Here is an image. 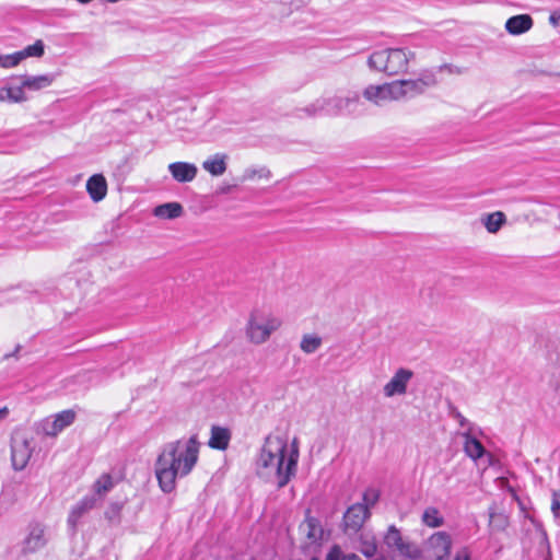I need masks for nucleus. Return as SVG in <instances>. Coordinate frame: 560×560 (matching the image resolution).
I'll list each match as a JSON object with an SVG mask.
<instances>
[{"label": "nucleus", "mask_w": 560, "mask_h": 560, "mask_svg": "<svg viewBox=\"0 0 560 560\" xmlns=\"http://www.w3.org/2000/svg\"><path fill=\"white\" fill-rule=\"evenodd\" d=\"M200 443L197 435L164 444L154 464L155 477L161 490L172 492L176 480L188 476L199 458Z\"/></svg>", "instance_id": "nucleus-1"}, {"label": "nucleus", "mask_w": 560, "mask_h": 560, "mask_svg": "<svg viewBox=\"0 0 560 560\" xmlns=\"http://www.w3.org/2000/svg\"><path fill=\"white\" fill-rule=\"evenodd\" d=\"M299 455L296 439L289 443L282 436H268L257 459V474L282 488L295 475Z\"/></svg>", "instance_id": "nucleus-2"}, {"label": "nucleus", "mask_w": 560, "mask_h": 560, "mask_svg": "<svg viewBox=\"0 0 560 560\" xmlns=\"http://www.w3.org/2000/svg\"><path fill=\"white\" fill-rule=\"evenodd\" d=\"M415 56L413 51L404 48H387L370 55L368 67L388 75H397L407 71L409 61L415 59Z\"/></svg>", "instance_id": "nucleus-3"}, {"label": "nucleus", "mask_w": 560, "mask_h": 560, "mask_svg": "<svg viewBox=\"0 0 560 560\" xmlns=\"http://www.w3.org/2000/svg\"><path fill=\"white\" fill-rule=\"evenodd\" d=\"M281 325V319L272 312L256 308L249 314L245 328L246 337L254 345H262Z\"/></svg>", "instance_id": "nucleus-4"}, {"label": "nucleus", "mask_w": 560, "mask_h": 560, "mask_svg": "<svg viewBox=\"0 0 560 560\" xmlns=\"http://www.w3.org/2000/svg\"><path fill=\"white\" fill-rule=\"evenodd\" d=\"M434 75H425L415 80H396L393 81L395 95L397 101L406 97H415L422 94L427 88L435 84Z\"/></svg>", "instance_id": "nucleus-5"}, {"label": "nucleus", "mask_w": 560, "mask_h": 560, "mask_svg": "<svg viewBox=\"0 0 560 560\" xmlns=\"http://www.w3.org/2000/svg\"><path fill=\"white\" fill-rule=\"evenodd\" d=\"M48 540L46 526L37 522L31 523L26 528L21 550L24 555L35 553L44 549Z\"/></svg>", "instance_id": "nucleus-6"}, {"label": "nucleus", "mask_w": 560, "mask_h": 560, "mask_svg": "<svg viewBox=\"0 0 560 560\" xmlns=\"http://www.w3.org/2000/svg\"><path fill=\"white\" fill-rule=\"evenodd\" d=\"M413 375L415 374L410 369H397L382 388L384 397L394 398L396 396H405L408 392V386L413 378Z\"/></svg>", "instance_id": "nucleus-7"}, {"label": "nucleus", "mask_w": 560, "mask_h": 560, "mask_svg": "<svg viewBox=\"0 0 560 560\" xmlns=\"http://www.w3.org/2000/svg\"><path fill=\"white\" fill-rule=\"evenodd\" d=\"M452 538L446 532L432 534L427 541V552L432 560H448Z\"/></svg>", "instance_id": "nucleus-8"}, {"label": "nucleus", "mask_w": 560, "mask_h": 560, "mask_svg": "<svg viewBox=\"0 0 560 560\" xmlns=\"http://www.w3.org/2000/svg\"><path fill=\"white\" fill-rule=\"evenodd\" d=\"M384 542L388 548L396 549L401 556L408 559H416L419 556L418 548L406 542L399 529L394 525L388 527L384 536Z\"/></svg>", "instance_id": "nucleus-9"}, {"label": "nucleus", "mask_w": 560, "mask_h": 560, "mask_svg": "<svg viewBox=\"0 0 560 560\" xmlns=\"http://www.w3.org/2000/svg\"><path fill=\"white\" fill-rule=\"evenodd\" d=\"M32 456V447L26 436L18 434L12 439L11 459L15 470H22L26 467Z\"/></svg>", "instance_id": "nucleus-10"}, {"label": "nucleus", "mask_w": 560, "mask_h": 560, "mask_svg": "<svg viewBox=\"0 0 560 560\" xmlns=\"http://www.w3.org/2000/svg\"><path fill=\"white\" fill-rule=\"evenodd\" d=\"M328 103V116H340L350 114L360 103V95L357 92L348 95H335L326 97Z\"/></svg>", "instance_id": "nucleus-11"}, {"label": "nucleus", "mask_w": 560, "mask_h": 560, "mask_svg": "<svg viewBox=\"0 0 560 560\" xmlns=\"http://www.w3.org/2000/svg\"><path fill=\"white\" fill-rule=\"evenodd\" d=\"M75 419V413L72 410H63L52 418L46 419L42 424L43 432L48 436H56L63 429L71 425Z\"/></svg>", "instance_id": "nucleus-12"}, {"label": "nucleus", "mask_w": 560, "mask_h": 560, "mask_svg": "<svg viewBox=\"0 0 560 560\" xmlns=\"http://www.w3.org/2000/svg\"><path fill=\"white\" fill-rule=\"evenodd\" d=\"M363 97L375 105L397 101L393 82L366 86L363 91Z\"/></svg>", "instance_id": "nucleus-13"}, {"label": "nucleus", "mask_w": 560, "mask_h": 560, "mask_svg": "<svg viewBox=\"0 0 560 560\" xmlns=\"http://www.w3.org/2000/svg\"><path fill=\"white\" fill-rule=\"evenodd\" d=\"M370 517V511L366 505L354 503L348 508L343 515V524L346 530L357 533Z\"/></svg>", "instance_id": "nucleus-14"}, {"label": "nucleus", "mask_w": 560, "mask_h": 560, "mask_svg": "<svg viewBox=\"0 0 560 560\" xmlns=\"http://www.w3.org/2000/svg\"><path fill=\"white\" fill-rule=\"evenodd\" d=\"M20 88L23 93L30 92H38L49 88L56 77L52 73H45L38 75L23 74L20 75Z\"/></svg>", "instance_id": "nucleus-15"}, {"label": "nucleus", "mask_w": 560, "mask_h": 560, "mask_svg": "<svg viewBox=\"0 0 560 560\" xmlns=\"http://www.w3.org/2000/svg\"><path fill=\"white\" fill-rule=\"evenodd\" d=\"M167 170L177 183H190L198 174L197 166L188 162H173L168 164Z\"/></svg>", "instance_id": "nucleus-16"}, {"label": "nucleus", "mask_w": 560, "mask_h": 560, "mask_svg": "<svg viewBox=\"0 0 560 560\" xmlns=\"http://www.w3.org/2000/svg\"><path fill=\"white\" fill-rule=\"evenodd\" d=\"M96 504V498L94 495H86L81 499L70 511L68 516V524L73 529L77 527L80 518L91 511Z\"/></svg>", "instance_id": "nucleus-17"}, {"label": "nucleus", "mask_w": 560, "mask_h": 560, "mask_svg": "<svg viewBox=\"0 0 560 560\" xmlns=\"http://www.w3.org/2000/svg\"><path fill=\"white\" fill-rule=\"evenodd\" d=\"M534 21L528 14L514 15L505 22V30L511 35H521L533 27Z\"/></svg>", "instance_id": "nucleus-18"}, {"label": "nucleus", "mask_w": 560, "mask_h": 560, "mask_svg": "<svg viewBox=\"0 0 560 560\" xmlns=\"http://www.w3.org/2000/svg\"><path fill=\"white\" fill-rule=\"evenodd\" d=\"M228 160L225 153H215L202 162V168L212 176H221L226 171Z\"/></svg>", "instance_id": "nucleus-19"}, {"label": "nucleus", "mask_w": 560, "mask_h": 560, "mask_svg": "<svg viewBox=\"0 0 560 560\" xmlns=\"http://www.w3.org/2000/svg\"><path fill=\"white\" fill-rule=\"evenodd\" d=\"M86 190L93 201L103 200L107 192V183L102 174H95L88 179Z\"/></svg>", "instance_id": "nucleus-20"}, {"label": "nucleus", "mask_w": 560, "mask_h": 560, "mask_svg": "<svg viewBox=\"0 0 560 560\" xmlns=\"http://www.w3.org/2000/svg\"><path fill=\"white\" fill-rule=\"evenodd\" d=\"M230 440L231 432L229 429L219 425H212L211 435L208 441L209 447L225 451L230 444Z\"/></svg>", "instance_id": "nucleus-21"}, {"label": "nucleus", "mask_w": 560, "mask_h": 560, "mask_svg": "<svg viewBox=\"0 0 560 560\" xmlns=\"http://www.w3.org/2000/svg\"><path fill=\"white\" fill-rule=\"evenodd\" d=\"M464 438V452L472 460L479 459L485 454V447L479 440L472 436L470 430L462 433Z\"/></svg>", "instance_id": "nucleus-22"}, {"label": "nucleus", "mask_w": 560, "mask_h": 560, "mask_svg": "<svg viewBox=\"0 0 560 560\" xmlns=\"http://www.w3.org/2000/svg\"><path fill=\"white\" fill-rule=\"evenodd\" d=\"M184 208L179 202H166L154 208L153 214L163 220H172L182 217Z\"/></svg>", "instance_id": "nucleus-23"}, {"label": "nucleus", "mask_w": 560, "mask_h": 560, "mask_svg": "<svg viewBox=\"0 0 560 560\" xmlns=\"http://www.w3.org/2000/svg\"><path fill=\"white\" fill-rule=\"evenodd\" d=\"M28 100L26 93H23L20 85L0 88V103L20 104Z\"/></svg>", "instance_id": "nucleus-24"}, {"label": "nucleus", "mask_w": 560, "mask_h": 560, "mask_svg": "<svg viewBox=\"0 0 560 560\" xmlns=\"http://www.w3.org/2000/svg\"><path fill=\"white\" fill-rule=\"evenodd\" d=\"M323 346V338L317 334H304L300 341V349L305 354H313Z\"/></svg>", "instance_id": "nucleus-25"}, {"label": "nucleus", "mask_w": 560, "mask_h": 560, "mask_svg": "<svg viewBox=\"0 0 560 560\" xmlns=\"http://www.w3.org/2000/svg\"><path fill=\"white\" fill-rule=\"evenodd\" d=\"M505 214L501 211L492 212L481 218V222L486 230L492 234L497 233L505 223Z\"/></svg>", "instance_id": "nucleus-26"}, {"label": "nucleus", "mask_w": 560, "mask_h": 560, "mask_svg": "<svg viewBox=\"0 0 560 560\" xmlns=\"http://www.w3.org/2000/svg\"><path fill=\"white\" fill-rule=\"evenodd\" d=\"M271 178V172L266 166H250L245 168L242 180L254 182V180H269Z\"/></svg>", "instance_id": "nucleus-27"}, {"label": "nucleus", "mask_w": 560, "mask_h": 560, "mask_svg": "<svg viewBox=\"0 0 560 560\" xmlns=\"http://www.w3.org/2000/svg\"><path fill=\"white\" fill-rule=\"evenodd\" d=\"M299 112L304 113L305 116L313 117L317 115L328 116V103L326 97H320L314 101L312 104L301 108Z\"/></svg>", "instance_id": "nucleus-28"}, {"label": "nucleus", "mask_w": 560, "mask_h": 560, "mask_svg": "<svg viewBox=\"0 0 560 560\" xmlns=\"http://www.w3.org/2000/svg\"><path fill=\"white\" fill-rule=\"evenodd\" d=\"M509 516L503 512H489V526L492 532H503L509 526Z\"/></svg>", "instance_id": "nucleus-29"}, {"label": "nucleus", "mask_w": 560, "mask_h": 560, "mask_svg": "<svg viewBox=\"0 0 560 560\" xmlns=\"http://www.w3.org/2000/svg\"><path fill=\"white\" fill-rule=\"evenodd\" d=\"M422 522L432 528L440 527L443 525L444 520L440 515V512L436 508L430 506L427 508L422 514Z\"/></svg>", "instance_id": "nucleus-30"}, {"label": "nucleus", "mask_w": 560, "mask_h": 560, "mask_svg": "<svg viewBox=\"0 0 560 560\" xmlns=\"http://www.w3.org/2000/svg\"><path fill=\"white\" fill-rule=\"evenodd\" d=\"M22 60L35 57L40 58L45 54V44L42 39H37L33 45H28L22 50H19Z\"/></svg>", "instance_id": "nucleus-31"}, {"label": "nucleus", "mask_w": 560, "mask_h": 560, "mask_svg": "<svg viewBox=\"0 0 560 560\" xmlns=\"http://www.w3.org/2000/svg\"><path fill=\"white\" fill-rule=\"evenodd\" d=\"M114 487V481L110 475L104 474L102 475L93 486V489L96 494L100 497L105 495L108 491H110Z\"/></svg>", "instance_id": "nucleus-32"}, {"label": "nucleus", "mask_w": 560, "mask_h": 560, "mask_svg": "<svg viewBox=\"0 0 560 560\" xmlns=\"http://www.w3.org/2000/svg\"><path fill=\"white\" fill-rule=\"evenodd\" d=\"M22 58L19 51L8 55H0V68L12 69L18 67L22 62Z\"/></svg>", "instance_id": "nucleus-33"}, {"label": "nucleus", "mask_w": 560, "mask_h": 560, "mask_svg": "<svg viewBox=\"0 0 560 560\" xmlns=\"http://www.w3.org/2000/svg\"><path fill=\"white\" fill-rule=\"evenodd\" d=\"M325 560H359L354 553L346 556L339 546L335 545L326 555Z\"/></svg>", "instance_id": "nucleus-34"}, {"label": "nucleus", "mask_w": 560, "mask_h": 560, "mask_svg": "<svg viewBox=\"0 0 560 560\" xmlns=\"http://www.w3.org/2000/svg\"><path fill=\"white\" fill-rule=\"evenodd\" d=\"M380 493L377 490L370 488L363 493V502L361 504L366 505L368 511L374 506L378 501Z\"/></svg>", "instance_id": "nucleus-35"}, {"label": "nucleus", "mask_w": 560, "mask_h": 560, "mask_svg": "<svg viewBox=\"0 0 560 560\" xmlns=\"http://www.w3.org/2000/svg\"><path fill=\"white\" fill-rule=\"evenodd\" d=\"M361 552L368 557V558H371L373 557L375 553H376V550H377V547H376V542L374 540V538H371V539H362V542H361V548H360Z\"/></svg>", "instance_id": "nucleus-36"}, {"label": "nucleus", "mask_w": 560, "mask_h": 560, "mask_svg": "<svg viewBox=\"0 0 560 560\" xmlns=\"http://www.w3.org/2000/svg\"><path fill=\"white\" fill-rule=\"evenodd\" d=\"M454 418L458 421V424L462 428H465L466 431L470 430V432L472 433V427L470 422L460 412H454Z\"/></svg>", "instance_id": "nucleus-37"}, {"label": "nucleus", "mask_w": 560, "mask_h": 560, "mask_svg": "<svg viewBox=\"0 0 560 560\" xmlns=\"http://www.w3.org/2000/svg\"><path fill=\"white\" fill-rule=\"evenodd\" d=\"M551 511L556 517L559 516L560 512V494L558 492L552 493Z\"/></svg>", "instance_id": "nucleus-38"}, {"label": "nucleus", "mask_w": 560, "mask_h": 560, "mask_svg": "<svg viewBox=\"0 0 560 560\" xmlns=\"http://www.w3.org/2000/svg\"><path fill=\"white\" fill-rule=\"evenodd\" d=\"M455 560H471V555L467 548H462L456 552Z\"/></svg>", "instance_id": "nucleus-39"}, {"label": "nucleus", "mask_w": 560, "mask_h": 560, "mask_svg": "<svg viewBox=\"0 0 560 560\" xmlns=\"http://www.w3.org/2000/svg\"><path fill=\"white\" fill-rule=\"evenodd\" d=\"M549 22L553 26H558L559 25L560 20L558 19L556 12L551 13V15L549 16Z\"/></svg>", "instance_id": "nucleus-40"}, {"label": "nucleus", "mask_w": 560, "mask_h": 560, "mask_svg": "<svg viewBox=\"0 0 560 560\" xmlns=\"http://www.w3.org/2000/svg\"><path fill=\"white\" fill-rule=\"evenodd\" d=\"M307 526H308V528H310V532H308L307 536H308L310 538H316V536H315V534H314V532H313V529H314L313 521H308V522H307Z\"/></svg>", "instance_id": "nucleus-41"}, {"label": "nucleus", "mask_w": 560, "mask_h": 560, "mask_svg": "<svg viewBox=\"0 0 560 560\" xmlns=\"http://www.w3.org/2000/svg\"><path fill=\"white\" fill-rule=\"evenodd\" d=\"M9 413V410L7 407H3L0 409V422L3 421Z\"/></svg>", "instance_id": "nucleus-42"}, {"label": "nucleus", "mask_w": 560, "mask_h": 560, "mask_svg": "<svg viewBox=\"0 0 560 560\" xmlns=\"http://www.w3.org/2000/svg\"><path fill=\"white\" fill-rule=\"evenodd\" d=\"M20 349H21V347H20V346H18V347H16V349H15V351H14V353H12V355H14L15 353H18V352L20 351ZM10 357H11V354H5V355H4V359H8V358H10Z\"/></svg>", "instance_id": "nucleus-43"}, {"label": "nucleus", "mask_w": 560, "mask_h": 560, "mask_svg": "<svg viewBox=\"0 0 560 560\" xmlns=\"http://www.w3.org/2000/svg\"><path fill=\"white\" fill-rule=\"evenodd\" d=\"M555 12H556V14H557L558 19L560 20V9H559V10H557V11H555Z\"/></svg>", "instance_id": "nucleus-44"}, {"label": "nucleus", "mask_w": 560, "mask_h": 560, "mask_svg": "<svg viewBox=\"0 0 560 560\" xmlns=\"http://www.w3.org/2000/svg\"><path fill=\"white\" fill-rule=\"evenodd\" d=\"M311 560H319V559L314 557V558H312Z\"/></svg>", "instance_id": "nucleus-45"}]
</instances>
